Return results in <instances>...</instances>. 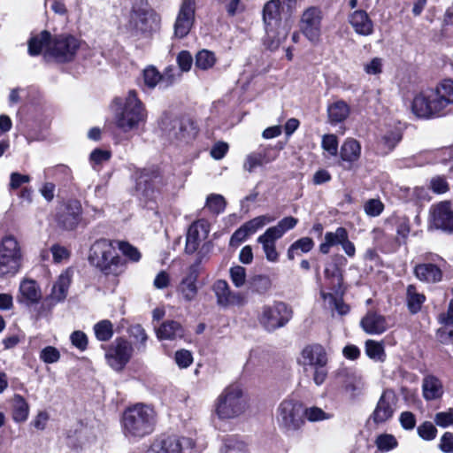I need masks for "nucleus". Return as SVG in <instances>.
Masks as SVG:
<instances>
[{
    "label": "nucleus",
    "mask_w": 453,
    "mask_h": 453,
    "mask_svg": "<svg viewBox=\"0 0 453 453\" xmlns=\"http://www.w3.org/2000/svg\"><path fill=\"white\" fill-rule=\"evenodd\" d=\"M365 389V382L361 376H350L345 382L344 390L350 398L356 399L362 395Z\"/></svg>",
    "instance_id": "c9c22d12"
},
{
    "label": "nucleus",
    "mask_w": 453,
    "mask_h": 453,
    "mask_svg": "<svg viewBox=\"0 0 453 453\" xmlns=\"http://www.w3.org/2000/svg\"><path fill=\"white\" fill-rule=\"evenodd\" d=\"M397 396L394 390L385 389L372 412V419L375 423H384L390 419L395 411Z\"/></svg>",
    "instance_id": "aec40b11"
},
{
    "label": "nucleus",
    "mask_w": 453,
    "mask_h": 453,
    "mask_svg": "<svg viewBox=\"0 0 453 453\" xmlns=\"http://www.w3.org/2000/svg\"><path fill=\"white\" fill-rule=\"evenodd\" d=\"M363 330L369 334H380L388 328L386 318L375 311H369L360 321Z\"/></svg>",
    "instance_id": "a878e982"
},
{
    "label": "nucleus",
    "mask_w": 453,
    "mask_h": 453,
    "mask_svg": "<svg viewBox=\"0 0 453 453\" xmlns=\"http://www.w3.org/2000/svg\"><path fill=\"white\" fill-rule=\"evenodd\" d=\"M133 346L123 338H117L107 349L105 359L115 371H122L133 354Z\"/></svg>",
    "instance_id": "2eb2a0df"
},
{
    "label": "nucleus",
    "mask_w": 453,
    "mask_h": 453,
    "mask_svg": "<svg viewBox=\"0 0 453 453\" xmlns=\"http://www.w3.org/2000/svg\"><path fill=\"white\" fill-rule=\"evenodd\" d=\"M274 219L273 217L269 215H260L245 222L242 226L245 228L249 235H251L265 225L274 221Z\"/></svg>",
    "instance_id": "79ce46f5"
},
{
    "label": "nucleus",
    "mask_w": 453,
    "mask_h": 453,
    "mask_svg": "<svg viewBox=\"0 0 453 453\" xmlns=\"http://www.w3.org/2000/svg\"><path fill=\"white\" fill-rule=\"evenodd\" d=\"M430 217L435 229L453 234V210L450 202L442 201L434 204L430 209Z\"/></svg>",
    "instance_id": "a211bd4d"
},
{
    "label": "nucleus",
    "mask_w": 453,
    "mask_h": 453,
    "mask_svg": "<svg viewBox=\"0 0 453 453\" xmlns=\"http://www.w3.org/2000/svg\"><path fill=\"white\" fill-rule=\"evenodd\" d=\"M453 105V80L445 79L434 88L418 93L411 103V112L419 119H434L449 112Z\"/></svg>",
    "instance_id": "f257e3e1"
},
{
    "label": "nucleus",
    "mask_w": 453,
    "mask_h": 453,
    "mask_svg": "<svg viewBox=\"0 0 453 453\" xmlns=\"http://www.w3.org/2000/svg\"><path fill=\"white\" fill-rule=\"evenodd\" d=\"M292 309L283 302H273L261 307L257 319L260 325L268 332L283 327L292 319Z\"/></svg>",
    "instance_id": "9b49d317"
},
{
    "label": "nucleus",
    "mask_w": 453,
    "mask_h": 453,
    "mask_svg": "<svg viewBox=\"0 0 453 453\" xmlns=\"http://www.w3.org/2000/svg\"><path fill=\"white\" fill-rule=\"evenodd\" d=\"M361 155V146L359 142L349 138L342 145L340 157L342 162L347 163L348 168H350L353 163L357 162Z\"/></svg>",
    "instance_id": "c756f323"
},
{
    "label": "nucleus",
    "mask_w": 453,
    "mask_h": 453,
    "mask_svg": "<svg viewBox=\"0 0 453 453\" xmlns=\"http://www.w3.org/2000/svg\"><path fill=\"white\" fill-rule=\"evenodd\" d=\"M422 394L426 401L441 398L443 395V386L441 380L434 375L425 376L422 381Z\"/></svg>",
    "instance_id": "cd10ccee"
},
{
    "label": "nucleus",
    "mask_w": 453,
    "mask_h": 453,
    "mask_svg": "<svg viewBox=\"0 0 453 453\" xmlns=\"http://www.w3.org/2000/svg\"><path fill=\"white\" fill-rule=\"evenodd\" d=\"M275 419L279 427L285 432L299 430L304 424L303 404L293 399L283 400L276 409Z\"/></svg>",
    "instance_id": "9d476101"
},
{
    "label": "nucleus",
    "mask_w": 453,
    "mask_h": 453,
    "mask_svg": "<svg viewBox=\"0 0 453 453\" xmlns=\"http://www.w3.org/2000/svg\"><path fill=\"white\" fill-rule=\"evenodd\" d=\"M320 296L325 303L328 304V307L332 310H335L339 315L343 316L349 311V305L342 301V297L335 296L332 293H326L324 291L320 292Z\"/></svg>",
    "instance_id": "4c0bfd02"
},
{
    "label": "nucleus",
    "mask_w": 453,
    "mask_h": 453,
    "mask_svg": "<svg viewBox=\"0 0 453 453\" xmlns=\"http://www.w3.org/2000/svg\"><path fill=\"white\" fill-rule=\"evenodd\" d=\"M222 453H247V446L235 437H229L225 440L221 448Z\"/></svg>",
    "instance_id": "49530a36"
},
{
    "label": "nucleus",
    "mask_w": 453,
    "mask_h": 453,
    "mask_svg": "<svg viewBox=\"0 0 453 453\" xmlns=\"http://www.w3.org/2000/svg\"><path fill=\"white\" fill-rule=\"evenodd\" d=\"M160 15L147 2H135L132 7L127 29L134 36L150 37L159 30Z\"/></svg>",
    "instance_id": "39448f33"
},
{
    "label": "nucleus",
    "mask_w": 453,
    "mask_h": 453,
    "mask_svg": "<svg viewBox=\"0 0 453 453\" xmlns=\"http://www.w3.org/2000/svg\"><path fill=\"white\" fill-rule=\"evenodd\" d=\"M249 408L247 397L238 384L227 386L218 396L215 411L221 419L235 418L246 412Z\"/></svg>",
    "instance_id": "423d86ee"
},
{
    "label": "nucleus",
    "mask_w": 453,
    "mask_h": 453,
    "mask_svg": "<svg viewBox=\"0 0 453 453\" xmlns=\"http://www.w3.org/2000/svg\"><path fill=\"white\" fill-rule=\"evenodd\" d=\"M206 206L214 213H220L226 207V201L220 195H211L206 201Z\"/></svg>",
    "instance_id": "4d7b16f0"
},
{
    "label": "nucleus",
    "mask_w": 453,
    "mask_h": 453,
    "mask_svg": "<svg viewBox=\"0 0 453 453\" xmlns=\"http://www.w3.org/2000/svg\"><path fill=\"white\" fill-rule=\"evenodd\" d=\"M252 288L259 293H266L272 287V281L268 276L256 275L251 280Z\"/></svg>",
    "instance_id": "3c124183"
},
{
    "label": "nucleus",
    "mask_w": 453,
    "mask_h": 453,
    "mask_svg": "<svg viewBox=\"0 0 453 453\" xmlns=\"http://www.w3.org/2000/svg\"><path fill=\"white\" fill-rule=\"evenodd\" d=\"M438 448L443 453H453V433L445 432L441 437Z\"/></svg>",
    "instance_id": "774afa93"
},
{
    "label": "nucleus",
    "mask_w": 453,
    "mask_h": 453,
    "mask_svg": "<svg viewBox=\"0 0 453 453\" xmlns=\"http://www.w3.org/2000/svg\"><path fill=\"white\" fill-rule=\"evenodd\" d=\"M414 275L422 282L437 283L442 279V271L439 266L431 263L418 264L414 267Z\"/></svg>",
    "instance_id": "bb28decb"
},
{
    "label": "nucleus",
    "mask_w": 453,
    "mask_h": 453,
    "mask_svg": "<svg viewBox=\"0 0 453 453\" xmlns=\"http://www.w3.org/2000/svg\"><path fill=\"white\" fill-rule=\"evenodd\" d=\"M349 22L354 31L364 36L373 32V23L365 11L356 10L349 15Z\"/></svg>",
    "instance_id": "393cba45"
},
{
    "label": "nucleus",
    "mask_w": 453,
    "mask_h": 453,
    "mask_svg": "<svg viewBox=\"0 0 453 453\" xmlns=\"http://www.w3.org/2000/svg\"><path fill=\"white\" fill-rule=\"evenodd\" d=\"M147 112L142 101L134 90H130L126 97L120 111L114 117L116 126L127 133L136 129L141 123L145 122Z\"/></svg>",
    "instance_id": "6e6552de"
},
{
    "label": "nucleus",
    "mask_w": 453,
    "mask_h": 453,
    "mask_svg": "<svg viewBox=\"0 0 453 453\" xmlns=\"http://www.w3.org/2000/svg\"><path fill=\"white\" fill-rule=\"evenodd\" d=\"M80 47L81 41L75 36L59 35L51 38L46 30L28 42V52L31 56L39 55L44 50L46 57H51L60 63L73 60Z\"/></svg>",
    "instance_id": "f03ea898"
},
{
    "label": "nucleus",
    "mask_w": 453,
    "mask_h": 453,
    "mask_svg": "<svg viewBox=\"0 0 453 453\" xmlns=\"http://www.w3.org/2000/svg\"><path fill=\"white\" fill-rule=\"evenodd\" d=\"M119 250L133 262H138L141 259V253L137 248L132 246L128 242H119Z\"/></svg>",
    "instance_id": "69168bd1"
},
{
    "label": "nucleus",
    "mask_w": 453,
    "mask_h": 453,
    "mask_svg": "<svg viewBox=\"0 0 453 453\" xmlns=\"http://www.w3.org/2000/svg\"><path fill=\"white\" fill-rule=\"evenodd\" d=\"M195 1L183 0L173 26L176 37L184 38L188 35L195 21Z\"/></svg>",
    "instance_id": "6ab92c4d"
},
{
    "label": "nucleus",
    "mask_w": 453,
    "mask_h": 453,
    "mask_svg": "<svg viewBox=\"0 0 453 453\" xmlns=\"http://www.w3.org/2000/svg\"><path fill=\"white\" fill-rule=\"evenodd\" d=\"M177 64L180 73L188 72L193 64V58L189 51L181 50L177 56Z\"/></svg>",
    "instance_id": "0e129e2a"
},
{
    "label": "nucleus",
    "mask_w": 453,
    "mask_h": 453,
    "mask_svg": "<svg viewBox=\"0 0 453 453\" xmlns=\"http://www.w3.org/2000/svg\"><path fill=\"white\" fill-rule=\"evenodd\" d=\"M406 296L409 311L413 314L418 312L426 301V296L418 293L416 287L413 285L408 286Z\"/></svg>",
    "instance_id": "e433bc0d"
},
{
    "label": "nucleus",
    "mask_w": 453,
    "mask_h": 453,
    "mask_svg": "<svg viewBox=\"0 0 453 453\" xmlns=\"http://www.w3.org/2000/svg\"><path fill=\"white\" fill-rule=\"evenodd\" d=\"M417 432L418 436L425 441H432L437 434L436 427L429 421L420 424L417 428Z\"/></svg>",
    "instance_id": "5fc2aeb1"
},
{
    "label": "nucleus",
    "mask_w": 453,
    "mask_h": 453,
    "mask_svg": "<svg viewBox=\"0 0 453 453\" xmlns=\"http://www.w3.org/2000/svg\"><path fill=\"white\" fill-rule=\"evenodd\" d=\"M230 279L236 288H242L246 282V269L241 265H234L229 271Z\"/></svg>",
    "instance_id": "603ef678"
},
{
    "label": "nucleus",
    "mask_w": 453,
    "mask_h": 453,
    "mask_svg": "<svg viewBox=\"0 0 453 453\" xmlns=\"http://www.w3.org/2000/svg\"><path fill=\"white\" fill-rule=\"evenodd\" d=\"M281 149V146L278 149L276 147L268 146L260 150H257V152L260 154L263 164L267 165L277 159L279 157V152Z\"/></svg>",
    "instance_id": "680f3d73"
},
{
    "label": "nucleus",
    "mask_w": 453,
    "mask_h": 453,
    "mask_svg": "<svg viewBox=\"0 0 453 453\" xmlns=\"http://www.w3.org/2000/svg\"><path fill=\"white\" fill-rule=\"evenodd\" d=\"M142 76L144 84L149 88H154L161 81L162 78L161 73L153 65L146 67L142 72Z\"/></svg>",
    "instance_id": "de8ad7c7"
},
{
    "label": "nucleus",
    "mask_w": 453,
    "mask_h": 453,
    "mask_svg": "<svg viewBox=\"0 0 453 453\" xmlns=\"http://www.w3.org/2000/svg\"><path fill=\"white\" fill-rule=\"evenodd\" d=\"M40 358L46 364H53L59 360L60 353L57 348L47 346L41 350Z\"/></svg>",
    "instance_id": "e2e57ef3"
},
{
    "label": "nucleus",
    "mask_w": 453,
    "mask_h": 453,
    "mask_svg": "<svg viewBox=\"0 0 453 453\" xmlns=\"http://www.w3.org/2000/svg\"><path fill=\"white\" fill-rule=\"evenodd\" d=\"M298 364L304 372L313 371L312 380L318 386L324 383L327 377V357L325 349L319 344H311L304 347L298 357Z\"/></svg>",
    "instance_id": "1a4fd4ad"
},
{
    "label": "nucleus",
    "mask_w": 453,
    "mask_h": 453,
    "mask_svg": "<svg viewBox=\"0 0 453 453\" xmlns=\"http://www.w3.org/2000/svg\"><path fill=\"white\" fill-rule=\"evenodd\" d=\"M365 212L370 217H377L384 210V204L379 199H369L364 204Z\"/></svg>",
    "instance_id": "052dcab7"
},
{
    "label": "nucleus",
    "mask_w": 453,
    "mask_h": 453,
    "mask_svg": "<svg viewBox=\"0 0 453 453\" xmlns=\"http://www.w3.org/2000/svg\"><path fill=\"white\" fill-rule=\"evenodd\" d=\"M365 353L369 358L378 362H383L386 357L382 343L374 340H367L365 342Z\"/></svg>",
    "instance_id": "a19ab883"
},
{
    "label": "nucleus",
    "mask_w": 453,
    "mask_h": 453,
    "mask_svg": "<svg viewBox=\"0 0 453 453\" xmlns=\"http://www.w3.org/2000/svg\"><path fill=\"white\" fill-rule=\"evenodd\" d=\"M348 235V232L344 227H337L335 232H326L325 234V240L319 245V251L323 254H327L331 247L342 244Z\"/></svg>",
    "instance_id": "72a5a7b5"
},
{
    "label": "nucleus",
    "mask_w": 453,
    "mask_h": 453,
    "mask_svg": "<svg viewBox=\"0 0 453 453\" xmlns=\"http://www.w3.org/2000/svg\"><path fill=\"white\" fill-rule=\"evenodd\" d=\"M434 423L440 427H448L453 425V409L450 408L447 411H441L435 414Z\"/></svg>",
    "instance_id": "338daca9"
},
{
    "label": "nucleus",
    "mask_w": 453,
    "mask_h": 453,
    "mask_svg": "<svg viewBox=\"0 0 453 453\" xmlns=\"http://www.w3.org/2000/svg\"><path fill=\"white\" fill-rule=\"evenodd\" d=\"M212 289L220 306H240L245 303V296L240 292L232 291L225 280H218L213 284Z\"/></svg>",
    "instance_id": "412c9836"
},
{
    "label": "nucleus",
    "mask_w": 453,
    "mask_h": 453,
    "mask_svg": "<svg viewBox=\"0 0 453 453\" xmlns=\"http://www.w3.org/2000/svg\"><path fill=\"white\" fill-rule=\"evenodd\" d=\"M378 449L382 451H388L397 446V441L392 434H380L375 441Z\"/></svg>",
    "instance_id": "6e6d98bb"
},
{
    "label": "nucleus",
    "mask_w": 453,
    "mask_h": 453,
    "mask_svg": "<svg viewBox=\"0 0 453 453\" xmlns=\"http://www.w3.org/2000/svg\"><path fill=\"white\" fill-rule=\"evenodd\" d=\"M349 115V106L342 100L334 102L327 106V116L331 124L344 121Z\"/></svg>",
    "instance_id": "473e14b6"
},
{
    "label": "nucleus",
    "mask_w": 453,
    "mask_h": 453,
    "mask_svg": "<svg viewBox=\"0 0 453 453\" xmlns=\"http://www.w3.org/2000/svg\"><path fill=\"white\" fill-rule=\"evenodd\" d=\"M82 207L79 201H69L58 215V224L66 230L75 229L81 220Z\"/></svg>",
    "instance_id": "4be33fe9"
},
{
    "label": "nucleus",
    "mask_w": 453,
    "mask_h": 453,
    "mask_svg": "<svg viewBox=\"0 0 453 453\" xmlns=\"http://www.w3.org/2000/svg\"><path fill=\"white\" fill-rule=\"evenodd\" d=\"M161 128L167 139L176 144L188 143L197 134L193 121L186 118L165 117L161 121Z\"/></svg>",
    "instance_id": "ddd939ff"
},
{
    "label": "nucleus",
    "mask_w": 453,
    "mask_h": 453,
    "mask_svg": "<svg viewBox=\"0 0 453 453\" xmlns=\"http://www.w3.org/2000/svg\"><path fill=\"white\" fill-rule=\"evenodd\" d=\"M29 406L20 395H15L12 398V418L15 422H24L27 419Z\"/></svg>",
    "instance_id": "f704fd0d"
},
{
    "label": "nucleus",
    "mask_w": 453,
    "mask_h": 453,
    "mask_svg": "<svg viewBox=\"0 0 453 453\" xmlns=\"http://www.w3.org/2000/svg\"><path fill=\"white\" fill-rule=\"evenodd\" d=\"M324 273L327 280H331L330 284L332 285V288L335 291V294L342 295L343 291L342 290V286L343 278L340 269L336 265H332L331 267H326Z\"/></svg>",
    "instance_id": "ea45409f"
},
{
    "label": "nucleus",
    "mask_w": 453,
    "mask_h": 453,
    "mask_svg": "<svg viewBox=\"0 0 453 453\" xmlns=\"http://www.w3.org/2000/svg\"><path fill=\"white\" fill-rule=\"evenodd\" d=\"M209 234V226L206 221L198 220L194 222L188 228L185 251L188 254H193L197 250L201 242L207 238Z\"/></svg>",
    "instance_id": "5701e85b"
},
{
    "label": "nucleus",
    "mask_w": 453,
    "mask_h": 453,
    "mask_svg": "<svg viewBox=\"0 0 453 453\" xmlns=\"http://www.w3.org/2000/svg\"><path fill=\"white\" fill-rule=\"evenodd\" d=\"M157 421V415L153 407L135 403L126 408L122 413V432L129 440H140L154 432Z\"/></svg>",
    "instance_id": "7ed1b4c3"
},
{
    "label": "nucleus",
    "mask_w": 453,
    "mask_h": 453,
    "mask_svg": "<svg viewBox=\"0 0 453 453\" xmlns=\"http://www.w3.org/2000/svg\"><path fill=\"white\" fill-rule=\"evenodd\" d=\"M333 417L332 414L324 411L322 409L312 406L304 409V418L311 422H318L322 420L329 419Z\"/></svg>",
    "instance_id": "09e8293b"
},
{
    "label": "nucleus",
    "mask_w": 453,
    "mask_h": 453,
    "mask_svg": "<svg viewBox=\"0 0 453 453\" xmlns=\"http://www.w3.org/2000/svg\"><path fill=\"white\" fill-rule=\"evenodd\" d=\"M42 298L41 288L37 282L31 279H23L19 288V296L17 299L19 303L27 305L35 304Z\"/></svg>",
    "instance_id": "b1692460"
},
{
    "label": "nucleus",
    "mask_w": 453,
    "mask_h": 453,
    "mask_svg": "<svg viewBox=\"0 0 453 453\" xmlns=\"http://www.w3.org/2000/svg\"><path fill=\"white\" fill-rule=\"evenodd\" d=\"M128 334L130 337L134 338L138 343L136 345L137 349L144 351L146 349V342L148 340V335L144 328L139 324L133 325L128 328Z\"/></svg>",
    "instance_id": "a18cd8bd"
},
{
    "label": "nucleus",
    "mask_w": 453,
    "mask_h": 453,
    "mask_svg": "<svg viewBox=\"0 0 453 453\" xmlns=\"http://www.w3.org/2000/svg\"><path fill=\"white\" fill-rule=\"evenodd\" d=\"M71 281L72 272L70 270H65L59 275L58 280L56 281L52 288V299L58 302L63 301L67 296V291L71 284Z\"/></svg>",
    "instance_id": "2f4dec72"
},
{
    "label": "nucleus",
    "mask_w": 453,
    "mask_h": 453,
    "mask_svg": "<svg viewBox=\"0 0 453 453\" xmlns=\"http://www.w3.org/2000/svg\"><path fill=\"white\" fill-rule=\"evenodd\" d=\"M161 83L165 87L172 86L181 77V73L177 71L174 66H168L165 68L164 73H161Z\"/></svg>",
    "instance_id": "13d9d810"
},
{
    "label": "nucleus",
    "mask_w": 453,
    "mask_h": 453,
    "mask_svg": "<svg viewBox=\"0 0 453 453\" xmlns=\"http://www.w3.org/2000/svg\"><path fill=\"white\" fill-rule=\"evenodd\" d=\"M200 271L201 259H196L195 263L187 268L186 274L177 288V292L186 302L194 301L197 296L198 287L196 282Z\"/></svg>",
    "instance_id": "f3484780"
},
{
    "label": "nucleus",
    "mask_w": 453,
    "mask_h": 453,
    "mask_svg": "<svg viewBox=\"0 0 453 453\" xmlns=\"http://www.w3.org/2000/svg\"><path fill=\"white\" fill-rule=\"evenodd\" d=\"M280 238H274V235L265 231L258 236L257 242L262 245L265 257L269 262L276 263L279 260V253L276 250L275 242Z\"/></svg>",
    "instance_id": "7c9ffc66"
},
{
    "label": "nucleus",
    "mask_w": 453,
    "mask_h": 453,
    "mask_svg": "<svg viewBox=\"0 0 453 453\" xmlns=\"http://www.w3.org/2000/svg\"><path fill=\"white\" fill-rule=\"evenodd\" d=\"M264 164L261 160L260 154L257 151L248 154L243 161L242 168L245 172L251 173L256 168L263 166Z\"/></svg>",
    "instance_id": "8fccbe9b"
},
{
    "label": "nucleus",
    "mask_w": 453,
    "mask_h": 453,
    "mask_svg": "<svg viewBox=\"0 0 453 453\" xmlns=\"http://www.w3.org/2000/svg\"><path fill=\"white\" fill-rule=\"evenodd\" d=\"M193 446V441L188 437L161 436L154 441L146 453H190Z\"/></svg>",
    "instance_id": "4468645a"
},
{
    "label": "nucleus",
    "mask_w": 453,
    "mask_h": 453,
    "mask_svg": "<svg viewBox=\"0 0 453 453\" xmlns=\"http://www.w3.org/2000/svg\"><path fill=\"white\" fill-rule=\"evenodd\" d=\"M297 222V219L292 216L285 217L276 226L267 228L266 231L273 234L274 238H281L287 231L293 229Z\"/></svg>",
    "instance_id": "58836bf2"
},
{
    "label": "nucleus",
    "mask_w": 453,
    "mask_h": 453,
    "mask_svg": "<svg viewBox=\"0 0 453 453\" xmlns=\"http://www.w3.org/2000/svg\"><path fill=\"white\" fill-rule=\"evenodd\" d=\"M159 340L174 341L184 336L185 330L177 321L167 320L164 322L156 331Z\"/></svg>",
    "instance_id": "c85d7f7f"
},
{
    "label": "nucleus",
    "mask_w": 453,
    "mask_h": 453,
    "mask_svg": "<svg viewBox=\"0 0 453 453\" xmlns=\"http://www.w3.org/2000/svg\"><path fill=\"white\" fill-rule=\"evenodd\" d=\"M410 233V222L406 218L398 219L396 223V242L399 245L404 243Z\"/></svg>",
    "instance_id": "864d4df0"
},
{
    "label": "nucleus",
    "mask_w": 453,
    "mask_h": 453,
    "mask_svg": "<svg viewBox=\"0 0 453 453\" xmlns=\"http://www.w3.org/2000/svg\"><path fill=\"white\" fill-rule=\"evenodd\" d=\"M94 332L97 340L107 342L113 335V325L108 319L101 320L94 326Z\"/></svg>",
    "instance_id": "37998d69"
},
{
    "label": "nucleus",
    "mask_w": 453,
    "mask_h": 453,
    "mask_svg": "<svg viewBox=\"0 0 453 453\" xmlns=\"http://www.w3.org/2000/svg\"><path fill=\"white\" fill-rule=\"evenodd\" d=\"M265 29V43L271 50H276L287 38L289 28L280 20V1L270 0L263 9Z\"/></svg>",
    "instance_id": "0eeeda50"
},
{
    "label": "nucleus",
    "mask_w": 453,
    "mask_h": 453,
    "mask_svg": "<svg viewBox=\"0 0 453 453\" xmlns=\"http://www.w3.org/2000/svg\"><path fill=\"white\" fill-rule=\"evenodd\" d=\"M216 63V58L213 52L203 50H200L196 56L195 65L196 68L201 70H208L211 68Z\"/></svg>",
    "instance_id": "c03bdc74"
},
{
    "label": "nucleus",
    "mask_w": 453,
    "mask_h": 453,
    "mask_svg": "<svg viewBox=\"0 0 453 453\" xmlns=\"http://www.w3.org/2000/svg\"><path fill=\"white\" fill-rule=\"evenodd\" d=\"M22 253L16 238L4 237L0 242V277L15 275L21 267Z\"/></svg>",
    "instance_id": "f8f14e48"
},
{
    "label": "nucleus",
    "mask_w": 453,
    "mask_h": 453,
    "mask_svg": "<svg viewBox=\"0 0 453 453\" xmlns=\"http://www.w3.org/2000/svg\"><path fill=\"white\" fill-rule=\"evenodd\" d=\"M321 146L324 150L331 156H336L338 153V139L334 134H325L322 137Z\"/></svg>",
    "instance_id": "bf43d9fd"
},
{
    "label": "nucleus",
    "mask_w": 453,
    "mask_h": 453,
    "mask_svg": "<svg viewBox=\"0 0 453 453\" xmlns=\"http://www.w3.org/2000/svg\"><path fill=\"white\" fill-rule=\"evenodd\" d=\"M299 27L303 35L311 42L318 43L321 35V13L316 7H310L302 15Z\"/></svg>",
    "instance_id": "dca6fc26"
},
{
    "label": "nucleus",
    "mask_w": 453,
    "mask_h": 453,
    "mask_svg": "<svg viewBox=\"0 0 453 453\" xmlns=\"http://www.w3.org/2000/svg\"><path fill=\"white\" fill-rule=\"evenodd\" d=\"M88 260L106 276L117 277L126 270V260L119 255L113 242L107 239H99L91 245Z\"/></svg>",
    "instance_id": "20e7f679"
}]
</instances>
